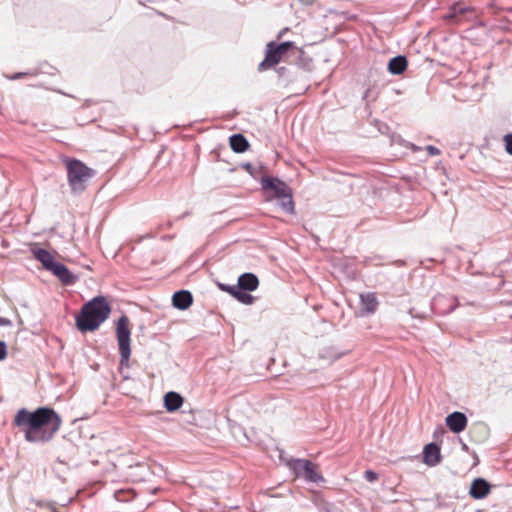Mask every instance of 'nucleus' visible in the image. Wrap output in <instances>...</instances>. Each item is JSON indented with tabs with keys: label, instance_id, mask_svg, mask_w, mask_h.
<instances>
[{
	"label": "nucleus",
	"instance_id": "1",
	"mask_svg": "<svg viewBox=\"0 0 512 512\" xmlns=\"http://www.w3.org/2000/svg\"><path fill=\"white\" fill-rule=\"evenodd\" d=\"M13 423L24 432L28 442H46L60 429L62 420L48 407L38 408L34 412L22 408L16 413Z\"/></svg>",
	"mask_w": 512,
	"mask_h": 512
},
{
	"label": "nucleus",
	"instance_id": "2",
	"mask_svg": "<svg viewBox=\"0 0 512 512\" xmlns=\"http://www.w3.org/2000/svg\"><path fill=\"white\" fill-rule=\"evenodd\" d=\"M111 307L104 296L94 297L83 305L76 319L77 328L81 332L95 331L108 319Z\"/></svg>",
	"mask_w": 512,
	"mask_h": 512
},
{
	"label": "nucleus",
	"instance_id": "3",
	"mask_svg": "<svg viewBox=\"0 0 512 512\" xmlns=\"http://www.w3.org/2000/svg\"><path fill=\"white\" fill-rule=\"evenodd\" d=\"M63 163L67 171V181L71 192L74 194L84 192L88 181L95 175V171L75 158L65 157Z\"/></svg>",
	"mask_w": 512,
	"mask_h": 512
},
{
	"label": "nucleus",
	"instance_id": "4",
	"mask_svg": "<svg viewBox=\"0 0 512 512\" xmlns=\"http://www.w3.org/2000/svg\"><path fill=\"white\" fill-rule=\"evenodd\" d=\"M294 48L295 45L293 42H283L278 44L271 41L267 43L265 48V57L258 65V71L263 72L275 67L281 61L285 60L287 53Z\"/></svg>",
	"mask_w": 512,
	"mask_h": 512
},
{
	"label": "nucleus",
	"instance_id": "5",
	"mask_svg": "<svg viewBox=\"0 0 512 512\" xmlns=\"http://www.w3.org/2000/svg\"><path fill=\"white\" fill-rule=\"evenodd\" d=\"M287 466L294 473L295 477L304 478L307 482L320 483L325 479L317 463L307 459H290Z\"/></svg>",
	"mask_w": 512,
	"mask_h": 512
},
{
	"label": "nucleus",
	"instance_id": "6",
	"mask_svg": "<svg viewBox=\"0 0 512 512\" xmlns=\"http://www.w3.org/2000/svg\"><path fill=\"white\" fill-rule=\"evenodd\" d=\"M130 321L126 315L119 318L116 327V336L119 345L120 363L128 366L131 349H130Z\"/></svg>",
	"mask_w": 512,
	"mask_h": 512
},
{
	"label": "nucleus",
	"instance_id": "7",
	"mask_svg": "<svg viewBox=\"0 0 512 512\" xmlns=\"http://www.w3.org/2000/svg\"><path fill=\"white\" fill-rule=\"evenodd\" d=\"M262 184L264 189L274 191L277 199H284L289 204L290 195L292 194L290 188L284 182L275 178H267L263 180Z\"/></svg>",
	"mask_w": 512,
	"mask_h": 512
},
{
	"label": "nucleus",
	"instance_id": "8",
	"mask_svg": "<svg viewBox=\"0 0 512 512\" xmlns=\"http://www.w3.org/2000/svg\"><path fill=\"white\" fill-rule=\"evenodd\" d=\"M446 425L454 433H460L467 426V417L461 412H453L446 417Z\"/></svg>",
	"mask_w": 512,
	"mask_h": 512
},
{
	"label": "nucleus",
	"instance_id": "9",
	"mask_svg": "<svg viewBox=\"0 0 512 512\" xmlns=\"http://www.w3.org/2000/svg\"><path fill=\"white\" fill-rule=\"evenodd\" d=\"M441 461L440 448L434 443L427 444L423 450V462L428 466H435Z\"/></svg>",
	"mask_w": 512,
	"mask_h": 512
},
{
	"label": "nucleus",
	"instance_id": "10",
	"mask_svg": "<svg viewBox=\"0 0 512 512\" xmlns=\"http://www.w3.org/2000/svg\"><path fill=\"white\" fill-rule=\"evenodd\" d=\"M31 252L34 258L40 261L44 268L47 270H50L56 263L54 260V255L50 251L40 248L37 245L31 247Z\"/></svg>",
	"mask_w": 512,
	"mask_h": 512
},
{
	"label": "nucleus",
	"instance_id": "11",
	"mask_svg": "<svg viewBox=\"0 0 512 512\" xmlns=\"http://www.w3.org/2000/svg\"><path fill=\"white\" fill-rule=\"evenodd\" d=\"M490 489L491 487L486 480L477 478L472 482L469 493L474 499H482L490 493Z\"/></svg>",
	"mask_w": 512,
	"mask_h": 512
},
{
	"label": "nucleus",
	"instance_id": "12",
	"mask_svg": "<svg viewBox=\"0 0 512 512\" xmlns=\"http://www.w3.org/2000/svg\"><path fill=\"white\" fill-rule=\"evenodd\" d=\"M172 303L174 307L180 310H185L189 308L193 303L192 294L187 290L175 292L172 297Z\"/></svg>",
	"mask_w": 512,
	"mask_h": 512
},
{
	"label": "nucleus",
	"instance_id": "13",
	"mask_svg": "<svg viewBox=\"0 0 512 512\" xmlns=\"http://www.w3.org/2000/svg\"><path fill=\"white\" fill-rule=\"evenodd\" d=\"M259 286V280L252 273H244L238 279V288L245 291H254Z\"/></svg>",
	"mask_w": 512,
	"mask_h": 512
},
{
	"label": "nucleus",
	"instance_id": "14",
	"mask_svg": "<svg viewBox=\"0 0 512 512\" xmlns=\"http://www.w3.org/2000/svg\"><path fill=\"white\" fill-rule=\"evenodd\" d=\"M49 271L53 272L64 284H71L74 281L71 272L61 263L56 262Z\"/></svg>",
	"mask_w": 512,
	"mask_h": 512
},
{
	"label": "nucleus",
	"instance_id": "15",
	"mask_svg": "<svg viewBox=\"0 0 512 512\" xmlns=\"http://www.w3.org/2000/svg\"><path fill=\"white\" fill-rule=\"evenodd\" d=\"M183 404V398L176 392H168L164 396V405L167 411L173 412L178 410Z\"/></svg>",
	"mask_w": 512,
	"mask_h": 512
},
{
	"label": "nucleus",
	"instance_id": "16",
	"mask_svg": "<svg viewBox=\"0 0 512 512\" xmlns=\"http://www.w3.org/2000/svg\"><path fill=\"white\" fill-rule=\"evenodd\" d=\"M408 66L406 57L396 56L389 61L388 70L390 73L395 75L402 74Z\"/></svg>",
	"mask_w": 512,
	"mask_h": 512
},
{
	"label": "nucleus",
	"instance_id": "17",
	"mask_svg": "<svg viewBox=\"0 0 512 512\" xmlns=\"http://www.w3.org/2000/svg\"><path fill=\"white\" fill-rule=\"evenodd\" d=\"M231 149L236 153H243L249 148V142L242 134H234L229 139Z\"/></svg>",
	"mask_w": 512,
	"mask_h": 512
},
{
	"label": "nucleus",
	"instance_id": "18",
	"mask_svg": "<svg viewBox=\"0 0 512 512\" xmlns=\"http://www.w3.org/2000/svg\"><path fill=\"white\" fill-rule=\"evenodd\" d=\"M361 304L367 313H374L378 307V301L374 293H364L360 295Z\"/></svg>",
	"mask_w": 512,
	"mask_h": 512
},
{
	"label": "nucleus",
	"instance_id": "19",
	"mask_svg": "<svg viewBox=\"0 0 512 512\" xmlns=\"http://www.w3.org/2000/svg\"><path fill=\"white\" fill-rule=\"evenodd\" d=\"M229 294L232 295L239 302L246 305H251L254 302V297L252 295L238 287L237 289H232V291H229Z\"/></svg>",
	"mask_w": 512,
	"mask_h": 512
},
{
	"label": "nucleus",
	"instance_id": "20",
	"mask_svg": "<svg viewBox=\"0 0 512 512\" xmlns=\"http://www.w3.org/2000/svg\"><path fill=\"white\" fill-rule=\"evenodd\" d=\"M469 9L464 7L462 4H456L452 7L451 17H456L458 14H464Z\"/></svg>",
	"mask_w": 512,
	"mask_h": 512
},
{
	"label": "nucleus",
	"instance_id": "21",
	"mask_svg": "<svg viewBox=\"0 0 512 512\" xmlns=\"http://www.w3.org/2000/svg\"><path fill=\"white\" fill-rule=\"evenodd\" d=\"M281 207L288 213H292L294 209L292 195H290V201L289 204L284 199H279Z\"/></svg>",
	"mask_w": 512,
	"mask_h": 512
},
{
	"label": "nucleus",
	"instance_id": "22",
	"mask_svg": "<svg viewBox=\"0 0 512 512\" xmlns=\"http://www.w3.org/2000/svg\"><path fill=\"white\" fill-rule=\"evenodd\" d=\"M504 143L506 151L512 155V133L504 136Z\"/></svg>",
	"mask_w": 512,
	"mask_h": 512
},
{
	"label": "nucleus",
	"instance_id": "23",
	"mask_svg": "<svg viewBox=\"0 0 512 512\" xmlns=\"http://www.w3.org/2000/svg\"><path fill=\"white\" fill-rule=\"evenodd\" d=\"M364 477L369 482H374V481H376L378 479L377 473L372 471V470L365 471Z\"/></svg>",
	"mask_w": 512,
	"mask_h": 512
},
{
	"label": "nucleus",
	"instance_id": "24",
	"mask_svg": "<svg viewBox=\"0 0 512 512\" xmlns=\"http://www.w3.org/2000/svg\"><path fill=\"white\" fill-rule=\"evenodd\" d=\"M425 149L430 156H438L441 154V151L433 145H428Z\"/></svg>",
	"mask_w": 512,
	"mask_h": 512
},
{
	"label": "nucleus",
	"instance_id": "25",
	"mask_svg": "<svg viewBox=\"0 0 512 512\" xmlns=\"http://www.w3.org/2000/svg\"><path fill=\"white\" fill-rule=\"evenodd\" d=\"M7 356V347L6 344L0 341V361L4 360Z\"/></svg>",
	"mask_w": 512,
	"mask_h": 512
},
{
	"label": "nucleus",
	"instance_id": "26",
	"mask_svg": "<svg viewBox=\"0 0 512 512\" xmlns=\"http://www.w3.org/2000/svg\"><path fill=\"white\" fill-rule=\"evenodd\" d=\"M28 75L29 76H34V75H36V73H28V72L27 73H17L14 76H12L11 79H20L23 76H28Z\"/></svg>",
	"mask_w": 512,
	"mask_h": 512
},
{
	"label": "nucleus",
	"instance_id": "27",
	"mask_svg": "<svg viewBox=\"0 0 512 512\" xmlns=\"http://www.w3.org/2000/svg\"><path fill=\"white\" fill-rule=\"evenodd\" d=\"M220 288H221V290H223V291H225L227 293H229V291H232V289H237L236 286H226V285H223V284L220 285Z\"/></svg>",
	"mask_w": 512,
	"mask_h": 512
},
{
	"label": "nucleus",
	"instance_id": "28",
	"mask_svg": "<svg viewBox=\"0 0 512 512\" xmlns=\"http://www.w3.org/2000/svg\"><path fill=\"white\" fill-rule=\"evenodd\" d=\"M304 5H312L316 0H299Z\"/></svg>",
	"mask_w": 512,
	"mask_h": 512
},
{
	"label": "nucleus",
	"instance_id": "29",
	"mask_svg": "<svg viewBox=\"0 0 512 512\" xmlns=\"http://www.w3.org/2000/svg\"><path fill=\"white\" fill-rule=\"evenodd\" d=\"M243 168L251 173L252 165L250 163L244 164Z\"/></svg>",
	"mask_w": 512,
	"mask_h": 512
}]
</instances>
